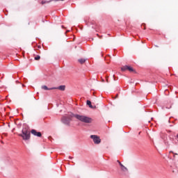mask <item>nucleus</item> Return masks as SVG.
I'll return each instance as SVG.
<instances>
[{
	"label": "nucleus",
	"mask_w": 178,
	"mask_h": 178,
	"mask_svg": "<svg viewBox=\"0 0 178 178\" xmlns=\"http://www.w3.org/2000/svg\"><path fill=\"white\" fill-rule=\"evenodd\" d=\"M72 118H76L80 122L83 123H92V118L90 117H87L86 115H80L78 114H71L67 117L68 120H72Z\"/></svg>",
	"instance_id": "nucleus-1"
},
{
	"label": "nucleus",
	"mask_w": 178,
	"mask_h": 178,
	"mask_svg": "<svg viewBox=\"0 0 178 178\" xmlns=\"http://www.w3.org/2000/svg\"><path fill=\"white\" fill-rule=\"evenodd\" d=\"M31 131L29 129V127H25L22 129V134H19L18 136L22 137L24 141H27L31 138Z\"/></svg>",
	"instance_id": "nucleus-2"
},
{
	"label": "nucleus",
	"mask_w": 178,
	"mask_h": 178,
	"mask_svg": "<svg viewBox=\"0 0 178 178\" xmlns=\"http://www.w3.org/2000/svg\"><path fill=\"white\" fill-rule=\"evenodd\" d=\"M90 138L93 140L95 144H99L101 143V138L97 135H91Z\"/></svg>",
	"instance_id": "nucleus-3"
},
{
	"label": "nucleus",
	"mask_w": 178,
	"mask_h": 178,
	"mask_svg": "<svg viewBox=\"0 0 178 178\" xmlns=\"http://www.w3.org/2000/svg\"><path fill=\"white\" fill-rule=\"evenodd\" d=\"M122 72H124L126 70H129V72H134V69L133 67L129 66V65H124L121 68Z\"/></svg>",
	"instance_id": "nucleus-4"
},
{
	"label": "nucleus",
	"mask_w": 178,
	"mask_h": 178,
	"mask_svg": "<svg viewBox=\"0 0 178 178\" xmlns=\"http://www.w3.org/2000/svg\"><path fill=\"white\" fill-rule=\"evenodd\" d=\"M31 134H33V136H35L36 137H42V134L41 132L37 131L35 129H32L31 131Z\"/></svg>",
	"instance_id": "nucleus-5"
},
{
	"label": "nucleus",
	"mask_w": 178,
	"mask_h": 178,
	"mask_svg": "<svg viewBox=\"0 0 178 178\" xmlns=\"http://www.w3.org/2000/svg\"><path fill=\"white\" fill-rule=\"evenodd\" d=\"M42 89L47 91V90H56V88L54 87V88H48V86H42Z\"/></svg>",
	"instance_id": "nucleus-6"
},
{
	"label": "nucleus",
	"mask_w": 178,
	"mask_h": 178,
	"mask_svg": "<svg viewBox=\"0 0 178 178\" xmlns=\"http://www.w3.org/2000/svg\"><path fill=\"white\" fill-rule=\"evenodd\" d=\"M87 60V59L86 58H79L78 60L79 63H80L81 65H83V63H86V61Z\"/></svg>",
	"instance_id": "nucleus-7"
},
{
	"label": "nucleus",
	"mask_w": 178,
	"mask_h": 178,
	"mask_svg": "<svg viewBox=\"0 0 178 178\" xmlns=\"http://www.w3.org/2000/svg\"><path fill=\"white\" fill-rule=\"evenodd\" d=\"M66 88V86H60L58 88H56V90H60V91H65V89Z\"/></svg>",
	"instance_id": "nucleus-8"
},
{
	"label": "nucleus",
	"mask_w": 178,
	"mask_h": 178,
	"mask_svg": "<svg viewBox=\"0 0 178 178\" xmlns=\"http://www.w3.org/2000/svg\"><path fill=\"white\" fill-rule=\"evenodd\" d=\"M121 166V170H122V172H127V168L124 167V165H123V164H120Z\"/></svg>",
	"instance_id": "nucleus-9"
},
{
	"label": "nucleus",
	"mask_w": 178,
	"mask_h": 178,
	"mask_svg": "<svg viewBox=\"0 0 178 178\" xmlns=\"http://www.w3.org/2000/svg\"><path fill=\"white\" fill-rule=\"evenodd\" d=\"M86 104H87V105H88V106L90 107L92 109V108H94V107L92 106V104H91V101L87 100Z\"/></svg>",
	"instance_id": "nucleus-10"
},
{
	"label": "nucleus",
	"mask_w": 178,
	"mask_h": 178,
	"mask_svg": "<svg viewBox=\"0 0 178 178\" xmlns=\"http://www.w3.org/2000/svg\"><path fill=\"white\" fill-rule=\"evenodd\" d=\"M40 58H41V57H40V56H36L35 57V60H40Z\"/></svg>",
	"instance_id": "nucleus-11"
},
{
	"label": "nucleus",
	"mask_w": 178,
	"mask_h": 178,
	"mask_svg": "<svg viewBox=\"0 0 178 178\" xmlns=\"http://www.w3.org/2000/svg\"><path fill=\"white\" fill-rule=\"evenodd\" d=\"M41 3H42V5H44V3H49V1H42Z\"/></svg>",
	"instance_id": "nucleus-12"
},
{
	"label": "nucleus",
	"mask_w": 178,
	"mask_h": 178,
	"mask_svg": "<svg viewBox=\"0 0 178 178\" xmlns=\"http://www.w3.org/2000/svg\"><path fill=\"white\" fill-rule=\"evenodd\" d=\"M171 154H172L174 158H176V155H177V154H174L173 152H171Z\"/></svg>",
	"instance_id": "nucleus-13"
},
{
	"label": "nucleus",
	"mask_w": 178,
	"mask_h": 178,
	"mask_svg": "<svg viewBox=\"0 0 178 178\" xmlns=\"http://www.w3.org/2000/svg\"><path fill=\"white\" fill-rule=\"evenodd\" d=\"M117 162L119 163V165L120 166V164H122V163L119 160H118Z\"/></svg>",
	"instance_id": "nucleus-14"
},
{
	"label": "nucleus",
	"mask_w": 178,
	"mask_h": 178,
	"mask_svg": "<svg viewBox=\"0 0 178 178\" xmlns=\"http://www.w3.org/2000/svg\"><path fill=\"white\" fill-rule=\"evenodd\" d=\"M55 2H58V1H64V0H53Z\"/></svg>",
	"instance_id": "nucleus-15"
},
{
	"label": "nucleus",
	"mask_w": 178,
	"mask_h": 178,
	"mask_svg": "<svg viewBox=\"0 0 178 178\" xmlns=\"http://www.w3.org/2000/svg\"><path fill=\"white\" fill-rule=\"evenodd\" d=\"M102 81L104 82V79H102Z\"/></svg>",
	"instance_id": "nucleus-16"
},
{
	"label": "nucleus",
	"mask_w": 178,
	"mask_h": 178,
	"mask_svg": "<svg viewBox=\"0 0 178 178\" xmlns=\"http://www.w3.org/2000/svg\"><path fill=\"white\" fill-rule=\"evenodd\" d=\"M106 81H107V83H108V79H106Z\"/></svg>",
	"instance_id": "nucleus-17"
}]
</instances>
